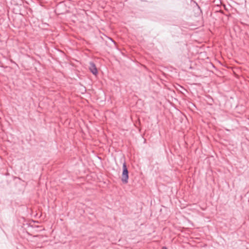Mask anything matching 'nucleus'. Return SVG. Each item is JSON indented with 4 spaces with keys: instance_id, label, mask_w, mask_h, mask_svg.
Returning a JSON list of instances; mask_svg holds the SVG:
<instances>
[{
    "instance_id": "7ed1b4c3",
    "label": "nucleus",
    "mask_w": 249,
    "mask_h": 249,
    "mask_svg": "<svg viewBox=\"0 0 249 249\" xmlns=\"http://www.w3.org/2000/svg\"><path fill=\"white\" fill-rule=\"evenodd\" d=\"M162 249H167L166 247H163Z\"/></svg>"
},
{
    "instance_id": "f03ea898",
    "label": "nucleus",
    "mask_w": 249,
    "mask_h": 249,
    "mask_svg": "<svg viewBox=\"0 0 249 249\" xmlns=\"http://www.w3.org/2000/svg\"><path fill=\"white\" fill-rule=\"evenodd\" d=\"M89 70L90 71L95 75H96L98 73L97 68L95 64L92 62H90L89 63Z\"/></svg>"
},
{
    "instance_id": "f257e3e1",
    "label": "nucleus",
    "mask_w": 249,
    "mask_h": 249,
    "mask_svg": "<svg viewBox=\"0 0 249 249\" xmlns=\"http://www.w3.org/2000/svg\"><path fill=\"white\" fill-rule=\"evenodd\" d=\"M128 171L125 162H124L123 165L122 181L124 183H127L128 182Z\"/></svg>"
}]
</instances>
